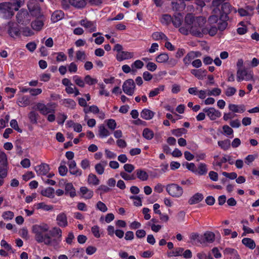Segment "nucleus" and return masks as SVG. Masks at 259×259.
Segmentation results:
<instances>
[{"instance_id": "nucleus-1", "label": "nucleus", "mask_w": 259, "mask_h": 259, "mask_svg": "<svg viewBox=\"0 0 259 259\" xmlns=\"http://www.w3.org/2000/svg\"><path fill=\"white\" fill-rule=\"evenodd\" d=\"M49 227L47 224L35 225L32 226V231L35 234V239L38 243H44L50 237L48 232Z\"/></svg>"}, {"instance_id": "nucleus-2", "label": "nucleus", "mask_w": 259, "mask_h": 259, "mask_svg": "<svg viewBox=\"0 0 259 259\" xmlns=\"http://www.w3.org/2000/svg\"><path fill=\"white\" fill-rule=\"evenodd\" d=\"M206 22V20L202 17H196L195 21L190 27V33L193 35L201 37L204 34H207L208 29L204 28L203 26Z\"/></svg>"}, {"instance_id": "nucleus-3", "label": "nucleus", "mask_w": 259, "mask_h": 259, "mask_svg": "<svg viewBox=\"0 0 259 259\" xmlns=\"http://www.w3.org/2000/svg\"><path fill=\"white\" fill-rule=\"evenodd\" d=\"M221 8L215 7L213 9L212 12L214 14L220 13V16L223 19H229V14L232 12L237 13V10L228 2H224L221 5Z\"/></svg>"}, {"instance_id": "nucleus-4", "label": "nucleus", "mask_w": 259, "mask_h": 259, "mask_svg": "<svg viewBox=\"0 0 259 259\" xmlns=\"http://www.w3.org/2000/svg\"><path fill=\"white\" fill-rule=\"evenodd\" d=\"M166 190L173 197L179 198L183 194L182 187L175 183L168 184L166 186Z\"/></svg>"}, {"instance_id": "nucleus-5", "label": "nucleus", "mask_w": 259, "mask_h": 259, "mask_svg": "<svg viewBox=\"0 0 259 259\" xmlns=\"http://www.w3.org/2000/svg\"><path fill=\"white\" fill-rule=\"evenodd\" d=\"M56 107V104L52 103L46 105L39 103L36 105L37 109L44 115H47L50 113H55Z\"/></svg>"}, {"instance_id": "nucleus-6", "label": "nucleus", "mask_w": 259, "mask_h": 259, "mask_svg": "<svg viewBox=\"0 0 259 259\" xmlns=\"http://www.w3.org/2000/svg\"><path fill=\"white\" fill-rule=\"evenodd\" d=\"M253 74L252 71L248 70L246 68H238L237 71V80L240 82L243 80L246 81L253 79Z\"/></svg>"}, {"instance_id": "nucleus-7", "label": "nucleus", "mask_w": 259, "mask_h": 259, "mask_svg": "<svg viewBox=\"0 0 259 259\" xmlns=\"http://www.w3.org/2000/svg\"><path fill=\"white\" fill-rule=\"evenodd\" d=\"M6 2L0 3V15L4 19H10L14 15V11Z\"/></svg>"}, {"instance_id": "nucleus-8", "label": "nucleus", "mask_w": 259, "mask_h": 259, "mask_svg": "<svg viewBox=\"0 0 259 259\" xmlns=\"http://www.w3.org/2000/svg\"><path fill=\"white\" fill-rule=\"evenodd\" d=\"M135 83L132 79L125 80L122 85L123 92L127 95L132 96L134 94L135 89Z\"/></svg>"}, {"instance_id": "nucleus-9", "label": "nucleus", "mask_w": 259, "mask_h": 259, "mask_svg": "<svg viewBox=\"0 0 259 259\" xmlns=\"http://www.w3.org/2000/svg\"><path fill=\"white\" fill-rule=\"evenodd\" d=\"M215 240V234L210 231H206L203 235H200L199 243L204 244L211 243Z\"/></svg>"}, {"instance_id": "nucleus-10", "label": "nucleus", "mask_w": 259, "mask_h": 259, "mask_svg": "<svg viewBox=\"0 0 259 259\" xmlns=\"http://www.w3.org/2000/svg\"><path fill=\"white\" fill-rule=\"evenodd\" d=\"M203 111L206 113L211 120H214L221 116V113L213 107H206L203 109Z\"/></svg>"}, {"instance_id": "nucleus-11", "label": "nucleus", "mask_w": 259, "mask_h": 259, "mask_svg": "<svg viewBox=\"0 0 259 259\" xmlns=\"http://www.w3.org/2000/svg\"><path fill=\"white\" fill-rule=\"evenodd\" d=\"M28 9L31 15L38 17L40 16V8L39 6L32 1H30L27 4Z\"/></svg>"}, {"instance_id": "nucleus-12", "label": "nucleus", "mask_w": 259, "mask_h": 259, "mask_svg": "<svg viewBox=\"0 0 259 259\" xmlns=\"http://www.w3.org/2000/svg\"><path fill=\"white\" fill-rule=\"evenodd\" d=\"M9 27L8 29V33L11 37H14L15 36H18L20 34V30L18 26L14 22H9L8 23Z\"/></svg>"}, {"instance_id": "nucleus-13", "label": "nucleus", "mask_w": 259, "mask_h": 259, "mask_svg": "<svg viewBox=\"0 0 259 259\" xmlns=\"http://www.w3.org/2000/svg\"><path fill=\"white\" fill-rule=\"evenodd\" d=\"M80 24L84 28L89 29L90 33L95 32L97 30V25L95 21H90L86 19H83L80 21Z\"/></svg>"}, {"instance_id": "nucleus-14", "label": "nucleus", "mask_w": 259, "mask_h": 259, "mask_svg": "<svg viewBox=\"0 0 259 259\" xmlns=\"http://www.w3.org/2000/svg\"><path fill=\"white\" fill-rule=\"evenodd\" d=\"M34 169L38 175H46L50 170V167L48 164L42 163L35 166Z\"/></svg>"}, {"instance_id": "nucleus-15", "label": "nucleus", "mask_w": 259, "mask_h": 259, "mask_svg": "<svg viewBox=\"0 0 259 259\" xmlns=\"http://www.w3.org/2000/svg\"><path fill=\"white\" fill-rule=\"evenodd\" d=\"M57 223L61 227H66L68 225V222L66 214L62 212L59 213L56 218Z\"/></svg>"}, {"instance_id": "nucleus-16", "label": "nucleus", "mask_w": 259, "mask_h": 259, "mask_svg": "<svg viewBox=\"0 0 259 259\" xmlns=\"http://www.w3.org/2000/svg\"><path fill=\"white\" fill-rule=\"evenodd\" d=\"M61 241V238H56L52 239L50 236L49 239L46 240L44 244L47 245H50L53 246L55 249H58L59 246L60 242Z\"/></svg>"}, {"instance_id": "nucleus-17", "label": "nucleus", "mask_w": 259, "mask_h": 259, "mask_svg": "<svg viewBox=\"0 0 259 259\" xmlns=\"http://www.w3.org/2000/svg\"><path fill=\"white\" fill-rule=\"evenodd\" d=\"M6 3L10 4L9 6L14 12L18 11L19 8L23 5L24 0H10Z\"/></svg>"}, {"instance_id": "nucleus-18", "label": "nucleus", "mask_w": 259, "mask_h": 259, "mask_svg": "<svg viewBox=\"0 0 259 259\" xmlns=\"http://www.w3.org/2000/svg\"><path fill=\"white\" fill-rule=\"evenodd\" d=\"M8 171V163L7 158L0 160V175L7 177Z\"/></svg>"}, {"instance_id": "nucleus-19", "label": "nucleus", "mask_w": 259, "mask_h": 259, "mask_svg": "<svg viewBox=\"0 0 259 259\" xmlns=\"http://www.w3.org/2000/svg\"><path fill=\"white\" fill-rule=\"evenodd\" d=\"M134 56V54L133 53L122 51L121 52H119L116 55V59L117 61L120 62L124 60H127L129 59H131Z\"/></svg>"}, {"instance_id": "nucleus-20", "label": "nucleus", "mask_w": 259, "mask_h": 259, "mask_svg": "<svg viewBox=\"0 0 259 259\" xmlns=\"http://www.w3.org/2000/svg\"><path fill=\"white\" fill-rule=\"evenodd\" d=\"M204 197L202 194L196 193L193 195L188 200V203L190 205L197 204L201 201Z\"/></svg>"}, {"instance_id": "nucleus-21", "label": "nucleus", "mask_w": 259, "mask_h": 259, "mask_svg": "<svg viewBox=\"0 0 259 259\" xmlns=\"http://www.w3.org/2000/svg\"><path fill=\"white\" fill-rule=\"evenodd\" d=\"M191 73L194 75L199 79H203L204 77L206 76L207 71L205 69H192Z\"/></svg>"}, {"instance_id": "nucleus-22", "label": "nucleus", "mask_w": 259, "mask_h": 259, "mask_svg": "<svg viewBox=\"0 0 259 259\" xmlns=\"http://www.w3.org/2000/svg\"><path fill=\"white\" fill-rule=\"evenodd\" d=\"M80 193L82 194V197L87 199H91L94 194L93 191L86 187H81L80 188Z\"/></svg>"}, {"instance_id": "nucleus-23", "label": "nucleus", "mask_w": 259, "mask_h": 259, "mask_svg": "<svg viewBox=\"0 0 259 259\" xmlns=\"http://www.w3.org/2000/svg\"><path fill=\"white\" fill-rule=\"evenodd\" d=\"M66 195H69L71 197H74L76 196L75 189L71 183H67L65 188Z\"/></svg>"}, {"instance_id": "nucleus-24", "label": "nucleus", "mask_w": 259, "mask_h": 259, "mask_svg": "<svg viewBox=\"0 0 259 259\" xmlns=\"http://www.w3.org/2000/svg\"><path fill=\"white\" fill-rule=\"evenodd\" d=\"M155 115V113L148 109H144L141 112V117L145 120L151 119Z\"/></svg>"}, {"instance_id": "nucleus-25", "label": "nucleus", "mask_w": 259, "mask_h": 259, "mask_svg": "<svg viewBox=\"0 0 259 259\" xmlns=\"http://www.w3.org/2000/svg\"><path fill=\"white\" fill-rule=\"evenodd\" d=\"M229 109L232 112L236 113H242L245 110L243 105H237L233 104H229Z\"/></svg>"}, {"instance_id": "nucleus-26", "label": "nucleus", "mask_w": 259, "mask_h": 259, "mask_svg": "<svg viewBox=\"0 0 259 259\" xmlns=\"http://www.w3.org/2000/svg\"><path fill=\"white\" fill-rule=\"evenodd\" d=\"M137 177L142 181H147L148 179V174L142 169H138L135 171Z\"/></svg>"}, {"instance_id": "nucleus-27", "label": "nucleus", "mask_w": 259, "mask_h": 259, "mask_svg": "<svg viewBox=\"0 0 259 259\" xmlns=\"http://www.w3.org/2000/svg\"><path fill=\"white\" fill-rule=\"evenodd\" d=\"M64 16V14L62 11H56L51 16V20L53 22H56L61 20Z\"/></svg>"}, {"instance_id": "nucleus-28", "label": "nucleus", "mask_w": 259, "mask_h": 259, "mask_svg": "<svg viewBox=\"0 0 259 259\" xmlns=\"http://www.w3.org/2000/svg\"><path fill=\"white\" fill-rule=\"evenodd\" d=\"M17 103L20 107H26L30 104V101L28 97L23 96L18 99Z\"/></svg>"}, {"instance_id": "nucleus-29", "label": "nucleus", "mask_w": 259, "mask_h": 259, "mask_svg": "<svg viewBox=\"0 0 259 259\" xmlns=\"http://www.w3.org/2000/svg\"><path fill=\"white\" fill-rule=\"evenodd\" d=\"M44 24V22L42 20L37 19L31 22V26L33 30L39 31L42 29Z\"/></svg>"}, {"instance_id": "nucleus-30", "label": "nucleus", "mask_w": 259, "mask_h": 259, "mask_svg": "<svg viewBox=\"0 0 259 259\" xmlns=\"http://www.w3.org/2000/svg\"><path fill=\"white\" fill-rule=\"evenodd\" d=\"M70 4L77 8H83L86 6L85 0H69Z\"/></svg>"}, {"instance_id": "nucleus-31", "label": "nucleus", "mask_w": 259, "mask_h": 259, "mask_svg": "<svg viewBox=\"0 0 259 259\" xmlns=\"http://www.w3.org/2000/svg\"><path fill=\"white\" fill-rule=\"evenodd\" d=\"M196 17H195L192 14H187L185 18V24L190 28V26H192L195 21Z\"/></svg>"}, {"instance_id": "nucleus-32", "label": "nucleus", "mask_w": 259, "mask_h": 259, "mask_svg": "<svg viewBox=\"0 0 259 259\" xmlns=\"http://www.w3.org/2000/svg\"><path fill=\"white\" fill-rule=\"evenodd\" d=\"M242 243L250 249H254L255 247L254 241L251 238H244L242 240Z\"/></svg>"}, {"instance_id": "nucleus-33", "label": "nucleus", "mask_w": 259, "mask_h": 259, "mask_svg": "<svg viewBox=\"0 0 259 259\" xmlns=\"http://www.w3.org/2000/svg\"><path fill=\"white\" fill-rule=\"evenodd\" d=\"M164 85H160L158 87L155 88L154 90L151 91L149 93V97L151 98L158 95L161 92H163L164 90Z\"/></svg>"}, {"instance_id": "nucleus-34", "label": "nucleus", "mask_w": 259, "mask_h": 259, "mask_svg": "<svg viewBox=\"0 0 259 259\" xmlns=\"http://www.w3.org/2000/svg\"><path fill=\"white\" fill-rule=\"evenodd\" d=\"M55 190L52 187H48L41 192L42 195L49 197L53 198L54 197Z\"/></svg>"}, {"instance_id": "nucleus-35", "label": "nucleus", "mask_w": 259, "mask_h": 259, "mask_svg": "<svg viewBox=\"0 0 259 259\" xmlns=\"http://www.w3.org/2000/svg\"><path fill=\"white\" fill-rule=\"evenodd\" d=\"M153 39L155 40H159L160 39L167 40V37L161 32H155L152 34Z\"/></svg>"}, {"instance_id": "nucleus-36", "label": "nucleus", "mask_w": 259, "mask_h": 259, "mask_svg": "<svg viewBox=\"0 0 259 259\" xmlns=\"http://www.w3.org/2000/svg\"><path fill=\"white\" fill-rule=\"evenodd\" d=\"M88 182L90 184L98 185L99 184L100 181L95 174H90L88 176Z\"/></svg>"}, {"instance_id": "nucleus-37", "label": "nucleus", "mask_w": 259, "mask_h": 259, "mask_svg": "<svg viewBox=\"0 0 259 259\" xmlns=\"http://www.w3.org/2000/svg\"><path fill=\"white\" fill-rule=\"evenodd\" d=\"M220 22L218 25V29L220 31H224L228 26V21L229 19H223L221 17H219Z\"/></svg>"}, {"instance_id": "nucleus-38", "label": "nucleus", "mask_w": 259, "mask_h": 259, "mask_svg": "<svg viewBox=\"0 0 259 259\" xmlns=\"http://www.w3.org/2000/svg\"><path fill=\"white\" fill-rule=\"evenodd\" d=\"M38 116V114L34 111L30 112L28 115L30 122L32 124H36L37 123Z\"/></svg>"}, {"instance_id": "nucleus-39", "label": "nucleus", "mask_w": 259, "mask_h": 259, "mask_svg": "<svg viewBox=\"0 0 259 259\" xmlns=\"http://www.w3.org/2000/svg\"><path fill=\"white\" fill-rule=\"evenodd\" d=\"M144 63L140 60L135 61L131 65L132 68V72L133 73H134L137 71L136 69L135 68L141 69L144 66Z\"/></svg>"}, {"instance_id": "nucleus-40", "label": "nucleus", "mask_w": 259, "mask_h": 259, "mask_svg": "<svg viewBox=\"0 0 259 259\" xmlns=\"http://www.w3.org/2000/svg\"><path fill=\"white\" fill-rule=\"evenodd\" d=\"M143 136L147 140H151L154 137L153 132L148 128L144 129L142 134Z\"/></svg>"}, {"instance_id": "nucleus-41", "label": "nucleus", "mask_w": 259, "mask_h": 259, "mask_svg": "<svg viewBox=\"0 0 259 259\" xmlns=\"http://www.w3.org/2000/svg\"><path fill=\"white\" fill-rule=\"evenodd\" d=\"M197 169V171L196 173L200 176L205 175L207 172V166L204 163H200Z\"/></svg>"}, {"instance_id": "nucleus-42", "label": "nucleus", "mask_w": 259, "mask_h": 259, "mask_svg": "<svg viewBox=\"0 0 259 259\" xmlns=\"http://www.w3.org/2000/svg\"><path fill=\"white\" fill-rule=\"evenodd\" d=\"M110 134V132L105 127L104 125L102 124L99 127V136L103 138L108 136Z\"/></svg>"}, {"instance_id": "nucleus-43", "label": "nucleus", "mask_w": 259, "mask_h": 259, "mask_svg": "<svg viewBox=\"0 0 259 259\" xmlns=\"http://www.w3.org/2000/svg\"><path fill=\"white\" fill-rule=\"evenodd\" d=\"M218 145L223 150H227L230 147V141L228 139L224 141H219Z\"/></svg>"}, {"instance_id": "nucleus-44", "label": "nucleus", "mask_w": 259, "mask_h": 259, "mask_svg": "<svg viewBox=\"0 0 259 259\" xmlns=\"http://www.w3.org/2000/svg\"><path fill=\"white\" fill-rule=\"evenodd\" d=\"M49 235L52 237L58 236L57 238H62V230L57 227H54L52 230L49 231Z\"/></svg>"}, {"instance_id": "nucleus-45", "label": "nucleus", "mask_w": 259, "mask_h": 259, "mask_svg": "<svg viewBox=\"0 0 259 259\" xmlns=\"http://www.w3.org/2000/svg\"><path fill=\"white\" fill-rule=\"evenodd\" d=\"M63 104L65 106L74 109L76 105V102L72 99H65L63 101Z\"/></svg>"}, {"instance_id": "nucleus-46", "label": "nucleus", "mask_w": 259, "mask_h": 259, "mask_svg": "<svg viewBox=\"0 0 259 259\" xmlns=\"http://www.w3.org/2000/svg\"><path fill=\"white\" fill-rule=\"evenodd\" d=\"M194 52H191L187 54V55L184 58L183 62L184 64L188 66L189 65L191 61L194 59L195 56H194Z\"/></svg>"}, {"instance_id": "nucleus-47", "label": "nucleus", "mask_w": 259, "mask_h": 259, "mask_svg": "<svg viewBox=\"0 0 259 259\" xmlns=\"http://www.w3.org/2000/svg\"><path fill=\"white\" fill-rule=\"evenodd\" d=\"M169 57L167 54L161 53L158 55L156 58V61L158 63H165L168 60Z\"/></svg>"}, {"instance_id": "nucleus-48", "label": "nucleus", "mask_w": 259, "mask_h": 259, "mask_svg": "<svg viewBox=\"0 0 259 259\" xmlns=\"http://www.w3.org/2000/svg\"><path fill=\"white\" fill-rule=\"evenodd\" d=\"M182 15L179 13L177 16H175L172 18L171 22L175 26L178 27L182 24Z\"/></svg>"}, {"instance_id": "nucleus-49", "label": "nucleus", "mask_w": 259, "mask_h": 259, "mask_svg": "<svg viewBox=\"0 0 259 259\" xmlns=\"http://www.w3.org/2000/svg\"><path fill=\"white\" fill-rule=\"evenodd\" d=\"M187 132V130L184 128H180L172 130L171 131L172 134L177 137H180L182 135L186 134Z\"/></svg>"}, {"instance_id": "nucleus-50", "label": "nucleus", "mask_w": 259, "mask_h": 259, "mask_svg": "<svg viewBox=\"0 0 259 259\" xmlns=\"http://www.w3.org/2000/svg\"><path fill=\"white\" fill-rule=\"evenodd\" d=\"M171 20L172 18L170 15L168 14H164L162 15L160 22L163 24L168 25L171 22Z\"/></svg>"}, {"instance_id": "nucleus-51", "label": "nucleus", "mask_w": 259, "mask_h": 259, "mask_svg": "<svg viewBox=\"0 0 259 259\" xmlns=\"http://www.w3.org/2000/svg\"><path fill=\"white\" fill-rule=\"evenodd\" d=\"M120 175L122 178L126 181L134 180L136 179V177L134 174L130 175L124 171H121L120 174Z\"/></svg>"}, {"instance_id": "nucleus-52", "label": "nucleus", "mask_w": 259, "mask_h": 259, "mask_svg": "<svg viewBox=\"0 0 259 259\" xmlns=\"http://www.w3.org/2000/svg\"><path fill=\"white\" fill-rule=\"evenodd\" d=\"M37 208L42 209L45 210L49 211L52 210L53 209V207L52 205H47L44 202H40L37 204Z\"/></svg>"}, {"instance_id": "nucleus-53", "label": "nucleus", "mask_w": 259, "mask_h": 259, "mask_svg": "<svg viewBox=\"0 0 259 259\" xmlns=\"http://www.w3.org/2000/svg\"><path fill=\"white\" fill-rule=\"evenodd\" d=\"M76 58L78 61L83 62L86 59V55L84 51H78L76 52Z\"/></svg>"}, {"instance_id": "nucleus-54", "label": "nucleus", "mask_w": 259, "mask_h": 259, "mask_svg": "<svg viewBox=\"0 0 259 259\" xmlns=\"http://www.w3.org/2000/svg\"><path fill=\"white\" fill-rule=\"evenodd\" d=\"M84 82L89 85H93L97 83V80L87 75L84 77Z\"/></svg>"}, {"instance_id": "nucleus-55", "label": "nucleus", "mask_w": 259, "mask_h": 259, "mask_svg": "<svg viewBox=\"0 0 259 259\" xmlns=\"http://www.w3.org/2000/svg\"><path fill=\"white\" fill-rule=\"evenodd\" d=\"M1 245L2 247H4L5 250H6L8 251H10L11 252H14V251L13 250V249L11 247V246L9 244L6 240H2L1 242Z\"/></svg>"}, {"instance_id": "nucleus-56", "label": "nucleus", "mask_w": 259, "mask_h": 259, "mask_svg": "<svg viewBox=\"0 0 259 259\" xmlns=\"http://www.w3.org/2000/svg\"><path fill=\"white\" fill-rule=\"evenodd\" d=\"M14 216V213L11 211H7L3 212L2 217L4 220H12Z\"/></svg>"}, {"instance_id": "nucleus-57", "label": "nucleus", "mask_w": 259, "mask_h": 259, "mask_svg": "<svg viewBox=\"0 0 259 259\" xmlns=\"http://www.w3.org/2000/svg\"><path fill=\"white\" fill-rule=\"evenodd\" d=\"M184 250V249L182 247H177L176 248L175 250L171 252V253L172 254V255L175 256H181L182 255Z\"/></svg>"}, {"instance_id": "nucleus-58", "label": "nucleus", "mask_w": 259, "mask_h": 259, "mask_svg": "<svg viewBox=\"0 0 259 259\" xmlns=\"http://www.w3.org/2000/svg\"><path fill=\"white\" fill-rule=\"evenodd\" d=\"M73 80L75 83L80 87L84 86V81L79 76L75 75L73 76Z\"/></svg>"}, {"instance_id": "nucleus-59", "label": "nucleus", "mask_w": 259, "mask_h": 259, "mask_svg": "<svg viewBox=\"0 0 259 259\" xmlns=\"http://www.w3.org/2000/svg\"><path fill=\"white\" fill-rule=\"evenodd\" d=\"M85 113L89 112H93V113L97 114L99 112V109L98 107L96 105H92L89 107L88 109H84Z\"/></svg>"}, {"instance_id": "nucleus-60", "label": "nucleus", "mask_w": 259, "mask_h": 259, "mask_svg": "<svg viewBox=\"0 0 259 259\" xmlns=\"http://www.w3.org/2000/svg\"><path fill=\"white\" fill-rule=\"evenodd\" d=\"M236 92V89L234 87H228L225 91V95L227 97H231L234 95Z\"/></svg>"}, {"instance_id": "nucleus-61", "label": "nucleus", "mask_w": 259, "mask_h": 259, "mask_svg": "<svg viewBox=\"0 0 259 259\" xmlns=\"http://www.w3.org/2000/svg\"><path fill=\"white\" fill-rule=\"evenodd\" d=\"M101 191L100 192V195L104 193H107L110 191V189L106 185H102L99 187L97 190V192Z\"/></svg>"}, {"instance_id": "nucleus-62", "label": "nucleus", "mask_w": 259, "mask_h": 259, "mask_svg": "<svg viewBox=\"0 0 259 259\" xmlns=\"http://www.w3.org/2000/svg\"><path fill=\"white\" fill-rule=\"evenodd\" d=\"M97 208L102 212H106L108 208L106 205L101 201H98L97 203Z\"/></svg>"}, {"instance_id": "nucleus-63", "label": "nucleus", "mask_w": 259, "mask_h": 259, "mask_svg": "<svg viewBox=\"0 0 259 259\" xmlns=\"http://www.w3.org/2000/svg\"><path fill=\"white\" fill-rule=\"evenodd\" d=\"M91 231L94 236L96 238L100 237V234L99 231V227L96 225L94 226L91 228Z\"/></svg>"}, {"instance_id": "nucleus-64", "label": "nucleus", "mask_w": 259, "mask_h": 259, "mask_svg": "<svg viewBox=\"0 0 259 259\" xmlns=\"http://www.w3.org/2000/svg\"><path fill=\"white\" fill-rule=\"evenodd\" d=\"M10 126L17 132L19 133L22 132V130L19 128L17 121L16 119L11 120V121H10Z\"/></svg>"}]
</instances>
